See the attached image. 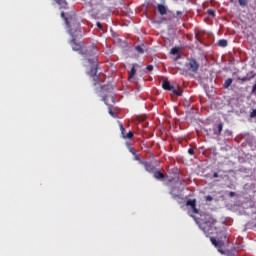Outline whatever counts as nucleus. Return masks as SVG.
Masks as SVG:
<instances>
[{"mask_svg": "<svg viewBox=\"0 0 256 256\" xmlns=\"http://www.w3.org/2000/svg\"><path fill=\"white\" fill-rule=\"evenodd\" d=\"M241 7H247V0H238Z\"/></svg>", "mask_w": 256, "mask_h": 256, "instance_id": "obj_20", "label": "nucleus"}, {"mask_svg": "<svg viewBox=\"0 0 256 256\" xmlns=\"http://www.w3.org/2000/svg\"><path fill=\"white\" fill-rule=\"evenodd\" d=\"M120 127V131H121V137L122 139H133V137H135V134H133V132L129 131L128 133L125 132V127H123V123L119 124Z\"/></svg>", "mask_w": 256, "mask_h": 256, "instance_id": "obj_5", "label": "nucleus"}, {"mask_svg": "<svg viewBox=\"0 0 256 256\" xmlns=\"http://www.w3.org/2000/svg\"><path fill=\"white\" fill-rule=\"evenodd\" d=\"M250 117H256V109H254L251 113H250Z\"/></svg>", "mask_w": 256, "mask_h": 256, "instance_id": "obj_25", "label": "nucleus"}, {"mask_svg": "<svg viewBox=\"0 0 256 256\" xmlns=\"http://www.w3.org/2000/svg\"><path fill=\"white\" fill-rule=\"evenodd\" d=\"M96 25H97L98 29H103V25L101 24V22H97Z\"/></svg>", "mask_w": 256, "mask_h": 256, "instance_id": "obj_26", "label": "nucleus"}, {"mask_svg": "<svg viewBox=\"0 0 256 256\" xmlns=\"http://www.w3.org/2000/svg\"><path fill=\"white\" fill-rule=\"evenodd\" d=\"M187 207H191L193 213H195L196 215H199V209H197V200L193 199H189L186 202Z\"/></svg>", "mask_w": 256, "mask_h": 256, "instance_id": "obj_6", "label": "nucleus"}, {"mask_svg": "<svg viewBox=\"0 0 256 256\" xmlns=\"http://www.w3.org/2000/svg\"><path fill=\"white\" fill-rule=\"evenodd\" d=\"M179 51H181V49L179 47H174L171 49V54L178 55Z\"/></svg>", "mask_w": 256, "mask_h": 256, "instance_id": "obj_18", "label": "nucleus"}, {"mask_svg": "<svg viewBox=\"0 0 256 256\" xmlns=\"http://www.w3.org/2000/svg\"><path fill=\"white\" fill-rule=\"evenodd\" d=\"M213 177H214V179H217V177H219V173L214 172Z\"/></svg>", "mask_w": 256, "mask_h": 256, "instance_id": "obj_29", "label": "nucleus"}, {"mask_svg": "<svg viewBox=\"0 0 256 256\" xmlns=\"http://www.w3.org/2000/svg\"><path fill=\"white\" fill-rule=\"evenodd\" d=\"M228 44H229V43H228L227 40H225V39H220V40L218 41V47H227Z\"/></svg>", "mask_w": 256, "mask_h": 256, "instance_id": "obj_16", "label": "nucleus"}, {"mask_svg": "<svg viewBox=\"0 0 256 256\" xmlns=\"http://www.w3.org/2000/svg\"><path fill=\"white\" fill-rule=\"evenodd\" d=\"M162 88L165 90V91H171L173 89V86L171 85V83L168 81V80H165L163 83H162Z\"/></svg>", "mask_w": 256, "mask_h": 256, "instance_id": "obj_10", "label": "nucleus"}, {"mask_svg": "<svg viewBox=\"0 0 256 256\" xmlns=\"http://www.w3.org/2000/svg\"><path fill=\"white\" fill-rule=\"evenodd\" d=\"M224 239H215L214 237L210 238V241L212 244H214L219 253H221L222 255H226V256H236L235 254V248H232L230 250H224L223 247H225V243H229V238L227 237L226 234H223Z\"/></svg>", "mask_w": 256, "mask_h": 256, "instance_id": "obj_2", "label": "nucleus"}, {"mask_svg": "<svg viewBox=\"0 0 256 256\" xmlns=\"http://www.w3.org/2000/svg\"><path fill=\"white\" fill-rule=\"evenodd\" d=\"M109 114L112 116V117H115V112H113V110L109 109Z\"/></svg>", "mask_w": 256, "mask_h": 256, "instance_id": "obj_28", "label": "nucleus"}, {"mask_svg": "<svg viewBox=\"0 0 256 256\" xmlns=\"http://www.w3.org/2000/svg\"><path fill=\"white\" fill-rule=\"evenodd\" d=\"M154 179L163 180L165 179V174H163L161 171H155L152 172Z\"/></svg>", "mask_w": 256, "mask_h": 256, "instance_id": "obj_8", "label": "nucleus"}, {"mask_svg": "<svg viewBox=\"0 0 256 256\" xmlns=\"http://www.w3.org/2000/svg\"><path fill=\"white\" fill-rule=\"evenodd\" d=\"M230 197H235V192H230Z\"/></svg>", "mask_w": 256, "mask_h": 256, "instance_id": "obj_31", "label": "nucleus"}, {"mask_svg": "<svg viewBox=\"0 0 256 256\" xmlns=\"http://www.w3.org/2000/svg\"><path fill=\"white\" fill-rule=\"evenodd\" d=\"M126 145H127L128 151H130V153H131L132 155H135V153H137V152L135 151V148H133V146H131L130 143H126Z\"/></svg>", "mask_w": 256, "mask_h": 256, "instance_id": "obj_17", "label": "nucleus"}, {"mask_svg": "<svg viewBox=\"0 0 256 256\" xmlns=\"http://www.w3.org/2000/svg\"><path fill=\"white\" fill-rule=\"evenodd\" d=\"M55 2L60 6V9H65L67 7V1L65 0H55Z\"/></svg>", "mask_w": 256, "mask_h": 256, "instance_id": "obj_12", "label": "nucleus"}, {"mask_svg": "<svg viewBox=\"0 0 256 256\" xmlns=\"http://www.w3.org/2000/svg\"><path fill=\"white\" fill-rule=\"evenodd\" d=\"M222 131H223V123H219L218 124V132L216 134L221 135Z\"/></svg>", "mask_w": 256, "mask_h": 256, "instance_id": "obj_19", "label": "nucleus"}, {"mask_svg": "<svg viewBox=\"0 0 256 256\" xmlns=\"http://www.w3.org/2000/svg\"><path fill=\"white\" fill-rule=\"evenodd\" d=\"M208 15H210V17H215V11L208 9Z\"/></svg>", "mask_w": 256, "mask_h": 256, "instance_id": "obj_23", "label": "nucleus"}, {"mask_svg": "<svg viewBox=\"0 0 256 256\" xmlns=\"http://www.w3.org/2000/svg\"><path fill=\"white\" fill-rule=\"evenodd\" d=\"M256 74H253L252 76L248 77V76H244L242 78H238V81H242V83H245V81H251V79H253L255 77Z\"/></svg>", "mask_w": 256, "mask_h": 256, "instance_id": "obj_15", "label": "nucleus"}, {"mask_svg": "<svg viewBox=\"0 0 256 256\" xmlns=\"http://www.w3.org/2000/svg\"><path fill=\"white\" fill-rule=\"evenodd\" d=\"M132 155L134 156L135 161H140V163L142 162L141 157H139V155H137V152H135V154H132Z\"/></svg>", "mask_w": 256, "mask_h": 256, "instance_id": "obj_22", "label": "nucleus"}, {"mask_svg": "<svg viewBox=\"0 0 256 256\" xmlns=\"http://www.w3.org/2000/svg\"><path fill=\"white\" fill-rule=\"evenodd\" d=\"M146 69H148L149 71H153V65H148Z\"/></svg>", "mask_w": 256, "mask_h": 256, "instance_id": "obj_27", "label": "nucleus"}, {"mask_svg": "<svg viewBox=\"0 0 256 256\" xmlns=\"http://www.w3.org/2000/svg\"><path fill=\"white\" fill-rule=\"evenodd\" d=\"M207 201H213V197L212 196H207Z\"/></svg>", "mask_w": 256, "mask_h": 256, "instance_id": "obj_30", "label": "nucleus"}, {"mask_svg": "<svg viewBox=\"0 0 256 256\" xmlns=\"http://www.w3.org/2000/svg\"><path fill=\"white\" fill-rule=\"evenodd\" d=\"M170 194L172 195L173 199L177 197V195L173 194V192H170Z\"/></svg>", "mask_w": 256, "mask_h": 256, "instance_id": "obj_32", "label": "nucleus"}, {"mask_svg": "<svg viewBox=\"0 0 256 256\" xmlns=\"http://www.w3.org/2000/svg\"><path fill=\"white\" fill-rule=\"evenodd\" d=\"M157 9H158V12L160 13V15H167V7H165V5L158 4Z\"/></svg>", "mask_w": 256, "mask_h": 256, "instance_id": "obj_9", "label": "nucleus"}, {"mask_svg": "<svg viewBox=\"0 0 256 256\" xmlns=\"http://www.w3.org/2000/svg\"><path fill=\"white\" fill-rule=\"evenodd\" d=\"M182 14H183V12L177 11V15H182Z\"/></svg>", "mask_w": 256, "mask_h": 256, "instance_id": "obj_33", "label": "nucleus"}, {"mask_svg": "<svg viewBox=\"0 0 256 256\" xmlns=\"http://www.w3.org/2000/svg\"><path fill=\"white\" fill-rule=\"evenodd\" d=\"M191 217H193V219L196 221V223L199 225L200 229L203 230L204 234L206 235V237H209V235H213V219H209V220H201L193 215H191Z\"/></svg>", "mask_w": 256, "mask_h": 256, "instance_id": "obj_3", "label": "nucleus"}, {"mask_svg": "<svg viewBox=\"0 0 256 256\" xmlns=\"http://www.w3.org/2000/svg\"><path fill=\"white\" fill-rule=\"evenodd\" d=\"M135 49H136V51H137L138 53H140V54L145 53V51L143 50V48H142L141 46H136Z\"/></svg>", "mask_w": 256, "mask_h": 256, "instance_id": "obj_21", "label": "nucleus"}, {"mask_svg": "<svg viewBox=\"0 0 256 256\" xmlns=\"http://www.w3.org/2000/svg\"><path fill=\"white\" fill-rule=\"evenodd\" d=\"M233 83V79L232 78H228L224 84H223V87L224 89H229V87H231V84Z\"/></svg>", "mask_w": 256, "mask_h": 256, "instance_id": "obj_14", "label": "nucleus"}, {"mask_svg": "<svg viewBox=\"0 0 256 256\" xmlns=\"http://www.w3.org/2000/svg\"><path fill=\"white\" fill-rule=\"evenodd\" d=\"M188 153H189V155H195V149L189 148Z\"/></svg>", "mask_w": 256, "mask_h": 256, "instance_id": "obj_24", "label": "nucleus"}, {"mask_svg": "<svg viewBox=\"0 0 256 256\" xmlns=\"http://www.w3.org/2000/svg\"><path fill=\"white\" fill-rule=\"evenodd\" d=\"M141 164L144 165L145 171L148 173H155V166L150 162H141Z\"/></svg>", "mask_w": 256, "mask_h": 256, "instance_id": "obj_7", "label": "nucleus"}, {"mask_svg": "<svg viewBox=\"0 0 256 256\" xmlns=\"http://www.w3.org/2000/svg\"><path fill=\"white\" fill-rule=\"evenodd\" d=\"M187 71L190 73H197L199 71V62L194 58H189L185 64Z\"/></svg>", "mask_w": 256, "mask_h": 256, "instance_id": "obj_4", "label": "nucleus"}, {"mask_svg": "<svg viewBox=\"0 0 256 256\" xmlns=\"http://www.w3.org/2000/svg\"><path fill=\"white\" fill-rule=\"evenodd\" d=\"M136 73H137V70L135 69V65H133L129 72L128 80L131 81V79H133V77H135Z\"/></svg>", "mask_w": 256, "mask_h": 256, "instance_id": "obj_13", "label": "nucleus"}, {"mask_svg": "<svg viewBox=\"0 0 256 256\" xmlns=\"http://www.w3.org/2000/svg\"><path fill=\"white\" fill-rule=\"evenodd\" d=\"M171 91H172L173 95H176L177 97H181L183 95V91H181V89H179V88L173 87L171 89Z\"/></svg>", "mask_w": 256, "mask_h": 256, "instance_id": "obj_11", "label": "nucleus"}, {"mask_svg": "<svg viewBox=\"0 0 256 256\" xmlns=\"http://www.w3.org/2000/svg\"><path fill=\"white\" fill-rule=\"evenodd\" d=\"M61 18L64 19L65 24L69 29V33L72 37V40L69 42L73 51H78L83 58L84 67H88L90 65L91 69L89 75L94 77L95 85L99 83L97 81L99 76H97V47L88 46L85 47L83 42L77 43L75 37H77V33H81V24L77 22L75 15H70L68 17L65 16V12H61Z\"/></svg>", "mask_w": 256, "mask_h": 256, "instance_id": "obj_1", "label": "nucleus"}]
</instances>
